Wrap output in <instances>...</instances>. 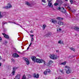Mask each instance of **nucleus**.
<instances>
[{
  "label": "nucleus",
  "instance_id": "f3484780",
  "mask_svg": "<svg viewBox=\"0 0 79 79\" xmlns=\"http://www.w3.org/2000/svg\"><path fill=\"white\" fill-rule=\"evenodd\" d=\"M47 27V25L45 24H44L43 26V30H44L45 29V28Z\"/></svg>",
  "mask_w": 79,
  "mask_h": 79
},
{
  "label": "nucleus",
  "instance_id": "ea45409f",
  "mask_svg": "<svg viewBox=\"0 0 79 79\" xmlns=\"http://www.w3.org/2000/svg\"><path fill=\"white\" fill-rule=\"evenodd\" d=\"M47 35H48V36H47L46 37H49V35H50V34H48Z\"/></svg>",
  "mask_w": 79,
  "mask_h": 79
},
{
  "label": "nucleus",
  "instance_id": "ddd939ff",
  "mask_svg": "<svg viewBox=\"0 0 79 79\" xmlns=\"http://www.w3.org/2000/svg\"><path fill=\"white\" fill-rule=\"evenodd\" d=\"M12 56H13V57H15V58H17V57H19V56L18 54H17V53H14L13 55Z\"/></svg>",
  "mask_w": 79,
  "mask_h": 79
},
{
  "label": "nucleus",
  "instance_id": "7ed1b4c3",
  "mask_svg": "<svg viewBox=\"0 0 79 79\" xmlns=\"http://www.w3.org/2000/svg\"><path fill=\"white\" fill-rule=\"evenodd\" d=\"M57 10H60V12H62V13H66V10L63 7L61 8V7H59L57 8Z\"/></svg>",
  "mask_w": 79,
  "mask_h": 79
},
{
  "label": "nucleus",
  "instance_id": "a18cd8bd",
  "mask_svg": "<svg viewBox=\"0 0 79 79\" xmlns=\"http://www.w3.org/2000/svg\"><path fill=\"white\" fill-rule=\"evenodd\" d=\"M0 40L1 41L2 40V38H1L0 37Z\"/></svg>",
  "mask_w": 79,
  "mask_h": 79
},
{
  "label": "nucleus",
  "instance_id": "a878e982",
  "mask_svg": "<svg viewBox=\"0 0 79 79\" xmlns=\"http://www.w3.org/2000/svg\"><path fill=\"white\" fill-rule=\"evenodd\" d=\"M70 49L71 50H73L74 51H75V49H74L73 48H70Z\"/></svg>",
  "mask_w": 79,
  "mask_h": 79
},
{
  "label": "nucleus",
  "instance_id": "a211bd4d",
  "mask_svg": "<svg viewBox=\"0 0 79 79\" xmlns=\"http://www.w3.org/2000/svg\"><path fill=\"white\" fill-rule=\"evenodd\" d=\"M46 71L47 72V73H50V71H51V70L49 69H47L46 70Z\"/></svg>",
  "mask_w": 79,
  "mask_h": 79
},
{
  "label": "nucleus",
  "instance_id": "20e7f679",
  "mask_svg": "<svg viewBox=\"0 0 79 79\" xmlns=\"http://www.w3.org/2000/svg\"><path fill=\"white\" fill-rule=\"evenodd\" d=\"M37 63H44V65L45 66L46 65V63L45 61L44 60L42 59H38L36 60Z\"/></svg>",
  "mask_w": 79,
  "mask_h": 79
},
{
  "label": "nucleus",
  "instance_id": "9d476101",
  "mask_svg": "<svg viewBox=\"0 0 79 79\" xmlns=\"http://www.w3.org/2000/svg\"><path fill=\"white\" fill-rule=\"evenodd\" d=\"M33 76L35 78H36V79H38L39 77V75L38 74H36V73H34Z\"/></svg>",
  "mask_w": 79,
  "mask_h": 79
},
{
  "label": "nucleus",
  "instance_id": "a19ab883",
  "mask_svg": "<svg viewBox=\"0 0 79 79\" xmlns=\"http://www.w3.org/2000/svg\"><path fill=\"white\" fill-rule=\"evenodd\" d=\"M29 46H28V47L27 48V50H29Z\"/></svg>",
  "mask_w": 79,
  "mask_h": 79
},
{
  "label": "nucleus",
  "instance_id": "8fccbe9b",
  "mask_svg": "<svg viewBox=\"0 0 79 79\" xmlns=\"http://www.w3.org/2000/svg\"><path fill=\"white\" fill-rule=\"evenodd\" d=\"M64 1H66V2H68V0H64Z\"/></svg>",
  "mask_w": 79,
  "mask_h": 79
},
{
  "label": "nucleus",
  "instance_id": "393cba45",
  "mask_svg": "<svg viewBox=\"0 0 79 79\" xmlns=\"http://www.w3.org/2000/svg\"><path fill=\"white\" fill-rule=\"evenodd\" d=\"M47 71H44V74L45 75H46V74H47Z\"/></svg>",
  "mask_w": 79,
  "mask_h": 79
},
{
  "label": "nucleus",
  "instance_id": "79ce46f5",
  "mask_svg": "<svg viewBox=\"0 0 79 79\" xmlns=\"http://www.w3.org/2000/svg\"><path fill=\"white\" fill-rule=\"evenodd\" d=\"M5 43L6 44H7V43H8V42H7V41H6L5 42Z\"/></svg>",
  "mask_w": 79,
  "mask_h": 79
},
{
  "label": "nucleus",
  "instance_id": "5fc2aeb1",
  "mask_svg": "<svg viewBox=\"0 0 79 79\" xmlns=\"http://www.w3.org/2000/svg\"><path fill=\"white\" fill-rule=\"evenodd\" d=\"M20 26L21 27H22V26L20 25Z\"/></svg>",
  "mask_w": 79,
  "mask_h": 79
},
{
  "label": "nucleus",
  "instance_id": "412c9836",
  "mask_svg": "<svg viewBox=\"0 0 79 79\" xmlns=\"http://www.w3.org/2000/svg\"><path fill=\"white\" fill-rule=\"evenodd\" d=\"M66 64V62H64L60 64H64H64Z\"/></svg>",
  "mask_w": 79,
  "mask_h": 79
},
{
  "label": "nucleus",
  "instance_id": "6e6552de",
  "mask_svg": "<svg viewBox=\"0 0 79 79\" xmlns=\"http://www.w3.org/2000/svg\"><path fill=\"white\" fill-rule=\"evenodd\" d=\"M2 35H3L4 37L6 39H9L10 38V37L9 36V35L5 34V33H2Z\"/></svg>",
  "mask_w": 79,
  "mask_h": 79
},
{
  "label": "nucleus",
  "instance_id": "4d7b16f0",
  "mask_svg": "<svg viewBox=\"0 0 79 79\" xmlns=\"http://www.w3.org/2000/svg\"><path fill=\"white\" fill-rule=\"evenodd\" d=\"M42 5H44V4H42Z\"/></svg>",
  "mask_w": 79,
  "mask_h": 79
},
{
  "label": "nucleus",
  "instance_id": "6ab92c4d",
  "mask_svg": "<svg viewBox=\"0 0 79 79\" xmlns=\"http://www.w3.org/2000/svg\"><path fill=\"white\" fill-rule=\"evenodd\" d=\"M58 44H63V41H61V40H60L58 42Z\"/></svg>",
  "mask_w": 79,
  "mask_h": 79
},
{
  "label": "nucleus",
  "instance_id": "13d9d810",
  "mask_svg": "<svg viewBox=\"0 0 79 79\" xmlns=\"http://www.w3.org/2000/svg\"><path fill=\"white\" fill-rule=\"evenodd\" d=\"M64 5H66V4H65Z\"/></svg>",
  "mask_w": 79,
  "mask_h": 79
},
{
  "label": "nucleus",
  "instance_id": "9b49d317",
  "mask_svg": "<svg viewBox=\"0 0 79 79\" xmlns=\"http://www.w3.org/2000/svg\"><path fill=\"white\" fill-rule=\"evenodd\" d=\"M16 69H17V68H16V67H14L13 68V71L12 73V74L13 76H14V75H15V71L14 70Z\"/></svg>",
  "mask_w": 79,
  "mask_h": 79
},
{
  "label": "nucleus",
  "instance_id": "0eeeda50",
  "mask_svg": "<svg viewBox=\"0 0 79 79\" xmlns=\"http://www.w3.org/2000/svg\"><path fill=\"white\" fill-rule=\"evenodd\" d=\"M53 63V62L52 60H49V63L47 64V66H48V67H50V66H52V64Z\"/></svg>",
  "mask_w": 79,
  "mask_h": 79
},
{
  "label": "nucleus",
  "instance_id": "cd10ccee",
  "mask_svg": "<svg viewBox=\"0 0 79 79\" xmlns=\"http://www.w3.org/2000/svg\"><path fill=\"white\" fill-rule=\"evenodd\" d=\"M70 2L71 3V4H73V0H70Z\"/></svg>",
  "mask_w": 79,
  "mask_h": 79
},
{
  "label": "nucleus",
  "instance_id": "f03ea898",
  "mask_svg": "<svg viewBox=\"0 0 79 79\" xmlns=\"http://www.w3.org/2000/svg\"><path fill=\"white\" fill-rule=\"evenodd\" d=\"M65 67L67 69H65L67 74H69L70 73H71V72H72V70H71V68H70L69 67L66 66H65Z\"/></svg>",
  "mask_w": 79,
  "mask_h": 79
},
{
  "label": "nucleus",
  "instance_id": "c85d7f7f",
  "mask_svg": "<svg viewBox=\"0 0 79 79\" xmlns=\"http://www.w3.org/2000/svg\"><path fill=\"white\" fill-rule=\"evenodd\" d=\"M34 41V38L32 37L31 40V42H33Z\"/></svg>",
  "mask_w": 79,
  "mask_h": 79
},
{
  "label": "nucleus",
  "instance_id": "72a5a7b5",
  "mask_svg": "<svg viewBox=\"0 0 79 79\" xmlns=\"http://www.w3.org/2000/svg\"><path fill=\"white\" fill-rule=\"evenodd\" d=\"M2 17V15H1V12H0V18H1Z\"/></svg>",
  "mask_w": 79,
  "mask_h": 79
},
{
  "label": "nucleus",
  "instance_id": "2eb2a0df",
  "mask_svg": "<svg viewBox=\"0 0 79 79\" xmlns=\"http://www.w3.org/2000/svg\"><path fill=\"white\" fill-rule=\"evenodd\" d=\"M8 5H10L9 6H6V8H11V7H12V6H11V5H10V3H9L8 4Z\"/></svg>",
  "mask_w": 79,
  "mask_h": 79
},
{
  "label": "nucleus",
  "instance_id": "bf43d9fd",
  "mask_svg": "<svg viewBox=\"0 0 79 79\" xmlns=\"http://www.w3.org/2000/svg\"><path fill=\"white\" fill-rule=\"evenodd\" d=\"M69 57H71V56H69Z\"/></svg>",
  "mask_w": 79,
  "mask_h": 79
},
{
  "label": "nucleus",
  "instance_id": "c756f323",
  "mask_svg": "<svg viewBox=\"0 0 79 79\" xmlns=\"http://www.w3.org/2000/svg\"><path fill=\"white\" fill-rule=\"evenodd\" d=\"M7 22L2 23V24H3V25H4V24H7Z\"/></svg>",
  "mask_w": 79,
  "mask_h": 79
},
{
  "label": "nucleus",
  "instance_id": "423d86ee",
  "mask_svg": "<svg viewBox=\"0 0 79 79\" xmlns=\"http://www.w3.org/2000/svg\"><path fill=\"white\" fill-rule=\"evenodd\" d=\"M23 59L24 60L27 65H29L30 63V62H29V61L28 59L26 58H24Z\"/></svg>",
  "mask_w": 79,
  "mask_h": 79
},
{
  "label": "nucleus",
  "instance_id": "2f4dec72",
  "mask_svg": "<svg viewBox=\"0 0 79 79\" xmlns=\"http://www.w3.org/2000/svg\"><path fill=\"white\" fill-rule=\"evenodd\" d=\"M57 31H61V28H59L58 30V29H57Z\"/></svg>",
  "mask_w": 79,
  "mask_h": 79
},
{
  "label": "nucleus",
  "instance_id": "7c9ffc66",
  "mask_svg": "<svg viewBox=\"0 0 79 79\" xmlns=\"http://www.w3.org/2000/svg\"><path fill=\"white\" fill-rule=\"evenodd\" d=\"M34 35H30V36L31 37H34Z\"/></svg>",
  "mask_w": 79,
  "mask_h": 79
},
{
  "label": "nucleus",
  "instance_id": "3c124183",
  "mask_svg": "<svg viewBox=\"0 0 79 79\" xmlns=\"http://www.w3.org/2000/svg\"><path fill=\"white\" fill-rule=\"evenodd\" d=\"M59 52V51H58V50H56V52Z\"/></svg>",
  "mask_w": 79,
  "mask_h": 79
},
{
  "label": "nucleus",
  "instance_id": "37998d69",
  "mask_svg": "<svg viewBox=\"0 0 79 79\" xmlns=\"http://www.w3.org/2000/svg\"><path fill=\"white\" fill-rule=\"evenodd\" d=\"M12 60L13 62L15 61V60H14L13 59H12Z\"/></svg>",
  "mask_w": 79,
  "mask_h": 79
},
{
  "label": "nucleus",
  "instance_id": "4c0bfd02",
  "mask_svg": "<svg viewBox=\"0 0 79 79\" xmlns=\"http://www.w3.org/2000/svg\"><path fill=\"white\" fill-rule=\"evenodd\" d=\"M33 32H34V31H30L31 33H33Z\"/></svg>",
  "mask_w": 79,
  "mask_h": 79
},
{
  "label": "nucleus",
  "instance_id": "1a4fd4ad",
  "mask_svg": "<svg viewBox=\"0 0 79 79\" xmlns=\"http://www.w3.org/2000/svg\"><path fill=\"white\" fill-rule=\"evenodd\" d=\"M31 58L32 61H33L34 63H35V62H36L37 63V60L38 59H39L38 58L36 59V57H35V56H32Z\"/></svg>",
  "mask_w": 79,
  "mask_h": 79
},
{
  "label": "nucleus",
  "instance_id": "f257e3e1",
  "mask_svg": "<svg viewBox=\"0 0 79 79\" xmlns=\"http://www.w3.org/2000/svg\"><path fill=\"white\" fill-rule=\"evenodd\" d=\"M51 21L52 23H53L54 24H56V23H57V24H58L60 26H61L62 25H63L64 24L63 22L60 21H58V23H57V21L56 20H54L53 19H52Z\"/></svg>",
  "mask_w": 79,
  "mask_h": 79
},
{
  "label": "nucleus",
  "instance_id": "864d4df0",
  "mask_svg": "<svg viewBox=\"0 0 79 79\" xmlns=\"http://www.w3.org/2000/svg\"><path fill=\"white\" fill-rule=\"evenodd\" d=\"M13 23H14V24H16V23L15 22H14Z\"/></svg>",
  "mask_w": 79,
  "mask_h": 79
},
{
  "label": "nucleus",
  "instance_id": "bb28decb",
  "mask_svg": "<svg viewBox=\"0 0 79 79\" xmlns=\"http://www.w3.org/2000/svg\"><path fill=\"white\" fill-rule=\"evenodd\" d=\"M27 76L29 78H31V75H30V74L27 75Z\"/></svg>",
  "mask_w": 79,
  "mask_h": 79
},
{
  "label": "nucleus",
  "instance_id": "c9c22d12",
  "mask_svg": "<svg viewBox=\"0 0 79 79\" xmlns=\"http://www.w3.org/2000/svg\"><path fill=\"white\" fill-rule=\"evenodd\" d=\"M8 23H13V22H10V21H9L8 22Z\"/></svg>",
  "mask_w": 79,
  "mask_h": 79
},
{
  "label": "nucleus",
  "instance_id": "b1692460",
  "mask_svg": "<svg viewBox=\"0 0 79 79\" xmlns=\"http://www.w3.org/2000/svg\"><path fill=\"white\" fill-rule=\"evenodd\" d=\"M41 2H43V3H46V1H45V0H42Z\"/></svg>",
  "mask_w": 79,
  "mask_h": 79
},
{
  "label": "nucleus",
  "instance_id": "5701e85b",
  "mask_svg": "<svg viewBox=\"0 0 79 79\" xmlns=\"http://www.w3.org/2000/svg\"><path fill=\"white\" fill-rule=\"evenodd\" d=\"M26 5H30V3H29L28 2H25Z\"/></svg>",
  "mask_w": 79,
  "mask_h": 79
},
{
  "label": "nucleus",
  "instance_id": "dca6fc26",
  "mask_svg": "<svg viewBox=\"0 0 79 79\" xmlns=\"http://www.w3.org/2000/svg\"><path fill=\"white\" fill-rule=\"evenodd\" d=\"M57 19H58V20H60V21H61V20L63 19V18H60V17H58L57 18Z\"/></svg>",
  "mask_w": 79,
  "mask_h": 79
},
{
  "label": "nucleus",
  "instance_id": "de8ad7c7",
  "mask_svg": "<svg viewBox=\"0 0 79 79\" xmlns=\"http://www.w3.org/2000/svg\"><path fill=\"white\" fill-rule=\"evenodd\" d=\"M2 59V57H1V56H0V60Z\"/></svg>",
  "mask_w": 79,
  "mask_h": 79
},
{
  "label": "nucleus",
  "instance_id": "aec40b11",
  "mask_svg": "<svg viewBox=\"0 0 79 79\" xmlns=\"http://www.w3.org/2000/svg\"><path fill=\"white\" fill-rule=\"evenodd\" d=\"M22 79H29L28 78H26V77L24 75L22 77Z\"/></svg>",
  "mask_w": 79,
  "mask_h": 79
},
{
  "label": "nucleus",
  "instance_id": "4468645a",
  "mask_svg": "<svg viewBox=\"0 0 79 79\" xmlns=\"http://www.w3.org/2000/svg\"><path fill=\"white\" fill-rule=\"evenodd\" d=\"M20 76H21V75L20 74H18L15 77L14 79H19L20 78Z\"/></svg>",
  "mask_w": 79,
  "mask_h": 79
},
{
  "label": "nucleus",
  "instance_id": "49530a36",
  "mask_svg": "<svg viewBox=\"0 0 79 79\" xmlns=\"http://www.w3.org/2000/svg\"><path fill=\"white\" fill-rule=\"evenodd\" d=\"M60 0H57L56 2H60Z\"/></svg>",
  "mask_w": 79,
  "mask_h": 79
},
{
  "label": "nucleus",
  "instance_id": "6e6d98bb",
  "mask_svg": "<svg viewBox=\"0 0 79 79\" xmlns=\"http://www.w3.org/2000/svg\"><path fill=\"white\" fill-rule=\"evenodd\" d=\"M3 61H5V59L4 60H3Z\"/></svg>",
  "mask_w": 79,
  "mask_h": 79
},
{
  "label": "nucleus",
  "instance_id": "39448f33",
  "mask_svg": "<svg viewBox=\"0 0 79 79\" xmlns=\"http://www.w3.org/2000/svg\"><path fill=\"white\" fill-rule=\"evenodd\" d=\"M50 58L51 59H52V60H56V59H58L57 56L54 54L51 55L50 56Z\"/></svg>",
  "mask_w": 79,
  "mask_h": 79
},
{
  "label": "nucleus",
  "instance_id": "473e14b6",
  "mask_svg": "<svg viewBox=\"0 0 79 79\" xmlns=\"http://www.w3.org/2000/svg\"><path fill=\"white\" fill-rule=\"evenodd\" d=\"M60 71L61 73H62L63 74H64V72H63V70H60Z\"/></svg>",
  "mask_w": 79,
  "mask_h": 79
},
{
  "label": "nucleus",
  "instance_id": "09e8293b",
  "mask_svg": "<svg viewBox=\"0 0 79 79\" xmlns=\"http://www.w3.org/2000/svg\"><path fill=\"white\" fill-rule=\"evenodd\" d=\"M2 66V64L0 63V66Z\"/></svg>",
  "mask_w": 79,
  "mask_h": 79
},
{
  "label": "nucleus",
  "instance_id": "c03bdc74",
  "mask_svg": "<svg viewBox=\"0 0 79 79\" xmlns=\"http://www.w3.org/2000/svg\"><path fill=\"white\" fill-rule=\"evenodd\" d=\"M48 0V2L49 1H51H51H52V0Z\"/></svg>",
  "mask_w": 79,
  "mask_h": 79
},
{
  "label": "nucleus",
  "instance_id": "4be33fe9",
  "mask_svg": "<svg viewBox=\"0 0 79 79\" xmlns=\"http://www.w3.org/2000/svg\"><path fill=\"white\" fill-rule=\"evenodd\" d=\"M54 6H57V5H58V3L56 2L54 4Z\"/></svg>",
  "mask_w": 79,
  "mask_h": 79
},
{
  "label": "nucleus",
  "instance_id": "f704fd0d",
  "mask_svg": "<svg viewBox=\"0 0 79 79\" xmlns=\"http://www.w3.org/2000/svg\"><path fill=\"white\" fill-rule=\"evenodd\" d=\"M31 45H32V43L31 42L29 45V47L31 46Z\"/></svg>",
  "mask_w": 79,
  "mask_h": 79
},
{
  "label": "nucleus",
  "instance_id": "f8f14e48",
  "mask_svg": "<svg viewBox=\"0 0 79 79\" xmlns=\"http://www.w3.org/2000/svg\"><path fill=\"white\" fill-rule=\"evenodd\" d=\"M48 6L49 7H53V5H52V3L51 1H48Z\"/></svg>",
  "mask_w": 79,
  "mask_h": 79
},
{
  "label": "nucleus",
  "instance_id": "603ef678",
  "mask_svg": "<svg viewBox=\"0 0 79 79\" xmlns=\"http://www.w3.org/2000/svg\"><path fill=\"white\" fill-rule=\"evenodd\" d=\"M17 25H19V23H18L17 24Z\"/></svg>",
  "mask_w": 79,
  "mask_h": 79
},
{
  "label": "nucleus",
  "instance_id": "e433bc0d",
  "mask_svg": "<svg viewBox=\"0 0 79 79\" xmlns=\"http://www.w3.org/2000/svg\"><path fill=\"white\" fill-rule=\"evenodd\" d=\"M67 8H68L69 9H71V8H70V7H69V6H68V7H67Z\"/></svg>",
  "mask_w": 79,
  "mask_h": 79
},
{
  "label": "nucleus",
  "instance_id": "58836bf2",
  "mask_svg": "<svg viewBox=\"0 0 79 79\" xmlns=\"http://www.w3.org/2000/svg\"><path fill=\"white\" fill-rule=\"evenodd\" d=\"M17 52L18 53H21V54H22V53H21V52H19V51H18Z\"/></svg>",
  "mask_w": 79,
  "mask_h": 79
}]
</instances>
